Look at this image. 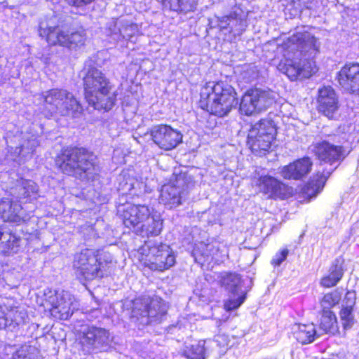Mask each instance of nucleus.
I'll list each match as a JSON object with an SVG mask.
<instances>
[{
  "mask_svg": "<svg viewBox=\"0 0 359 359\" xmlns=\"http://www.w3.org/2000/svg\"><path fill=\"white\" fill-rule=\"evenodd\" d=\"M320 332L334 335L339 332L335 314L331 310H323L320 321Z\"/></svg>",
  "mask_w": 359,
  "mask_h": 359,
  "instance_id": "obj_31",
  "label": "nucleus"
},
{
  "mask_svg": "<svg viewBox=\"0 0 359 359\" xmlns=\"http://www.w3.org/2000/svg\"><path fill=\"white\" fill-rule=\"evenodd\" d=\"M78 302L73 295L67 292H63L56 296V302H53L50 312L55 318L67 320L78 309Z\"/></svg>",
  "mask_w": 359,
  "mask_h": 359,
  "instance_id": "obj_19",
  "label": "nucleus"
},
{
  "mask_svg": "<svg viewBox=\"0 0 359 359\" xmlns=\"http://www.w3.org/2000/svg\"><path fill=\"white\" fill-rule=\"evenodd\" d=\"M252 183L260 192L271 198L283 199L290 194V188L270 175L261 176Z\"/></svg>",
  "mask_w": 359,
  "mask_h": 359,
  "instance_id": "obj_16",
  "label": "nucleus"
},
{
  "mask_svg": "<svg viewBox=\"0 0 359 359\" xmlns=\"http://www.w3.org/2000/svg\"><path fill=\"white\" fill-rule=\"evenodd\" d=\"M111 341L112 338L107 330L95 326L84 330L80 338L83 350L88 353L107 350Z\"/></svg>",
  "mask_w": 359,
  "mask_h": 359,
  "instance_id": "obj_11",
  "label": "nucleus"
},
{
  "mask_svg": "<svg viewBox=\"0 0 359 359\" xmlns=\"http://www.w3.org/2000/svg\"><path fill=\"white\" fill-rule=\"evenodd\" d=\"M291 330L294 337L303 344H310L321 335L320 332H317L313 323H295L292 326Z\"/></svg>",
  "mask_w": 359,
  "mask_h": 359,
  "instance_id": "obj_26",
  "label": "nucleus"
},
{
  "mask_svg": "<svg viewBox=\"0 0 359 359\" xmlns=\"http://www.w3.org/2000/svg\"><path fill=\"white\" fill-rule=\"evenodd\" d=\"M317 110L328 118H334L339 108V99L331 86H324L318 89Z\"/></svg>",
  "mask_w": 359,
  "mask_h": 359,
  "instance_id": "obj_18",
  "label": "nucleus"
},
{
  "mask_svg": "<svg viewBox=\"0 0 359 359\" xmlns=\"http://www.w3.org/2000/svg\"><path fill=\"white\" fill-rule=\"evenodd\" d=\"M1 230H2V228L0 227V232L1 231Z\"/></svg>",
  "mask_w": 359,
  "mask_h": 359,
  "instance_id": "obj_50",
  "label": "nucleus"
},
{
  "mask_svg": "<svg viewBox=\"0 0 359 359\" xmlns=\"http://www.w3.org/2000/svg\"><path fill=\"white\" fill-rule=\"evenodd\" d=\"M0 215L4 221L15 223L25 221L29 217L20 205L8 198L0 202Z\"/></svg>",
  "mask_w": 359,
  "mask_h": 359,
  "instance_id": "obj_24",
  "label": "nucleus"
},
{
  "mask_svg": "<svg viewBox=\"0 0 359 359\" xmlns=\"http://www.w3.org/2000/svg\"><path fill=\"white\" fill-rule=\"evenodd\" d=\"M94 0H67L68 3L70 5L76 6V7H81L86 6L87 4H90Z\"/></svg>",
  "mask_w": 359,
  "mask_h": 359,
  "instance_id": "obj_45",
  "label": "nucleus"
},
{
  "mask_svg": "<svg viewBox=\"0 0 359 359\" xmlns=\"http://www.w3.org/2000/svg\"><path fill=\"white\" fill-rule=\"evenodd\" d=\"M197 5V0H170V8L177 12L188 13L194 11Z\"/></svg>",
  "mask_w": 359,
  "mask_h": 359,
  "instance_id": "obj_36",
  "label": "nucleus"
},
{
  "mask_svg": "<svg viewBox=\"0 0 359 359\" xmlns=\"http://www.w3.org/2000/svg\"><path fill=\"white\" fill-rule=\"evenodd\" d=\"M341 295L342 292L339 290L325 294L320 302L323 310H330L331 308L338 304L341 299Z\"/></svg>",
  "mask_w": 359,
  "mask_h": 359,
  "instance_id": "obj_39",
  "label": "nucleus"
},
{
  "mask_svg": "<svg viewBox=\"0 0 359 359\" xmlns=\"http://www.w3.org/2000/svg\"><path fill=\"white\" fill-rule=\"evenodd\" d=\"M205 341L201 340L196 344L186 345L183 355L188 359H205Z\"/></svg>",
  "mask_w": 359,
  "mask_h": 359,
  "instance_id": "obj_34",
  "label": "nucleus"
},
{
  "mask_svg": "<svg viewBox=\"0 0 359 359\" xmlns=\"http://www.w3.org/2000/svg\"><path fill=\"white\" fill-rule=\"evenodd\" d=\"M104 257H108V255H106V254H104Z\"/></svg>",
  "mask_w": 359,
  "mask_h": 359,
  "instance_id": "obj_49",
  "label": "nucleus"
},
{
  "mask_svg": "<svg viewBox=\"0 0 359 359\" xmlns=\"http://www.w3.org/2000/svg\"><path fill=\"white\" fill-rule=\"evenodd\" d=\"M185 183L183 178L180 176L175 181L164 184L159 196V203L165 208L172 209L182 204L184 196Z\"/></svg>",
  "mask_w": 359,
  "mask_h": 359,
  "instance_id": "obj_15",
  "label": "nucleus"
},
{
  "mask_svg": "<svg viewBox=\"0 0 359 359\" xmlns=\"http://www.w3.org/2000/svg\"><path fill=\"white\" fill-rule=\"evenodd\" d=\"M276 135V127L271 119L264 118L255 124L249 130L248 143L252 151H267Z\"/></svg>",
  "mask_w": 359,
  "mask_h": 359,
  "instance_id": "obj_9",
  "label": "nucleus"
},
{
  "mask_svg": "<svg viewBox=\"0 0 359 359\" xmlns=\"http://www.w3.org/2000/svg\"><path fill=\"white\" fill-rule=\"evenodd\" d=\"M85 97L94 109L110 110L116 101V94L106 76L95 67L89 68L83 78Z\"/></svg>",
  "mask_w": 359,
  "mask_h": 359,
  "instance_id": "obj_3",
  "label": "nucleus"
},
{
  "mask_svg": "<svg viewBox=\"0 0 359 359\" xmlns=\"http://www.w3.org/2000/svg\"><path fill=\"white\" fill-rule=\"evenodd\" d=\"M11 144L18 142L19 146H9L11 158L18 163L31 158L39 142L34 135L20 133L10 139Z\"/></svg>",
  "mask_w": 359,
  "mask_h": 359,
  "instance_id": "obj_13",
  "label": "nucleus"
},
{
  "mask_svg": "<svg viewBox=\"0 0 359 359\" xmlns=\"http://www.w3.org/2000/svg\"><path fill=\"white\" fill-rule=\"evenodd\" d=\"M11 325L10 319L6 309V304L0 306V330Z\"/></svg>",
  "mask_w": 359,
  "mask_h": 359,
  "instance_id": "obj_42",
  "label": "nucleus"
},
{
  "mask_svg": "<svg viewBox=\"0 0 359 359\" xmlns=\"http://www.w3.org/2000/svg\"><path fill=\"white\" fill-rule=\"evenodd\" d=\"M44 100V107L52 115L56 112H66V107L62 105L63 100L71 99L72 93L65 89L54 88L46 91L42 95Z\"/></svg>",
  "mask_w": 359,
  "mask_h": 359,
  "instance_id": "obj_23",
  "label": "nucleus"
},
{
  "mask_svg": "<svg viewBox=\"0 0 359 359\" xmlns=\"http://www.w3.org/2000/svg\"><path fill=\"white\" fill-rule=\"evenodd\" d=\"M39 36L51 46L60 45L70 50H77L84 46L86 35L84 31L69 33L55 22V18H44L39 22Z\"/></svg>",
  "mask_w": 359,
  "mask_h": 359,
  "instance_id": "obj_5",
  "label": "nucleus"
},
{
  "mask_svg": "<svg viewBox=\"0 0 359 359\" xmlns=\"http://www.w3.org/2000/svg\"><path fill=\"white\" fill-rule=\"evenodd\" d=\"M217 243L204 244L201 243L193 252L196 262L201 264L210 262L219 251Z\"/></svg>",
  "mask_w": 359,
  "mask_h": 359,
  "instance_id": "obj_29",
  "label": "nucleus"
},
{
  "mask_svg": "<svg viewBox=\"0 0 359 359\" xmlns=\"http://www.w3.org/2000/svg\"><path fill=\"white\" fill-rule=\"evenodd\" d=\"M227 22V27L220 25L222 29L229 28V32L234 35H239L245 29L246 22L242 19L232 17H225L222 22Z\"/></svg>",
  "mask_w": 359,
  "mask_h": 359,
  "instance_id": "obj_38",
  "label": "nucleus"
},
{
  "mask_svg": "<svg viewBox=\"0 0 359 359\" xmlns=\"http://www.w3.org/2000/svg\"><path fill=\"white\" fill-rule=\"evenodd\" d=\"M220 283L229 293L224 303L226 311L238 309L245 299V293L241 290V278L236 273H223L220 276Z\"/></svg>",
  "mask_w": 359,
  "mask_h": 359,
  "instance_id": "obj_12",
  "label": "nucleus"
},
{
  "mask_svg": "<svg viewBox=\"0 0 359 359\" xmlns=\"http://www.w3.org/2000/svg\"><path fill=\"white\" fill-rule=\"evenodd\" d=\"M65 107L67 109L66 112H56V114H59L62 116H76L79 114H81L83 108L79 103V102L75 98L74 95L72 93V98L63 100L62 103Z\"/></svg>",
  "mask_w": 359,
  "mask_h": 359,
  "instance_id": "obj_35",
  "label": "nucleus"
},
{
  "mask_svg": "<svg viewBox=\"0 0 359 359\" xmlns=\"http://www.w3.org/2000/svg\"><path fill=\"white\" fill-rule=\"evenodd\" d=\"M235 89L224 81L208 82L201 88L200 104L212 114L223 117L238 104Z\"/></svg>",
  "mask_w": 359,
  "mask_h": 359,
  "instance_id": "obj_2",
  "label": "nucleus"
},
{
  "mask_svg": "<svg viewBox=\"0 0 359 359\" xmlns=\"http://www.w3.org/2000/svg\"><path fill=\"white\" fill-rule=\"evenodd\" d=\"M137 32V26L135 24L116 20L114 24V29L111 33L116 36V39H130Z\"/></svg>",
  "mask_w": 359,
  "mask_h": 359,
  "instance_id": "obj_32",
  "label": "nucleus"
},
{
  "mask_svg": "<svg viewBox=\"0 0 359 359\" xmlns=\"http://www.w3.org/2000/svg\"><path fill=\"white\" fill-rule=\"evenodd\" d=\"M133 187V184L132 182L128 183L126 182L122 187V189L126 191H130Z\"/></svg>",
  "mask_w": 359,
  "mask_h": 359,
  "instance_id": "obj_47",
  "label": "nucleus"
},
{
  "mask_svg": "<svg viewBox=\"0 0 359 359\" xmlns=\"http://www.w3.org/2000/svg\"><path fill=\"white\" fill-rule=\"evenodd\" d=\"M312 165L311 158L304 157L283 166L280 170V174L286 180H302L311 172Z\"/></svg>",
  "mask_w": 359,
  "mask_h": 359,
  "instance_id": "obj_22",
  "label": "nucleus"
},
{
  "mask_svg": "<svg viewBox=\"0 0 359 359\" xmlns=\"http://www.w3.org/2000/svg\"><path fill=\"white\" fill-rule=\"evenodd\" d=\"M320 43L309 32H297L288 37L279 46L283 58L277 68L291 81L311 77L316 72L315 62L302 59L303 55L316 54Z\"/></svg>",
  "mask_w": 359,
  "mask_h": 359,
  "instance_id": "obj_1",
  "label": "nucleus"
},
{
  "mask_svg": "<svg viewBox=\"0 0 359 359\" xmlns=\"http://www.w3.org/2000/svg\"><path fill=\"white\" fill-rule=\"evenodd\" d=\"M335 168H331L326 172L320 174L318 172L314 175L303 189V194L305 197L309 199L315 198L323 190L327 177Z\"/></svg>",
  "mask_w": 359,
  "mask_h": 359,
  "instance_id": "obj_27",
  "label": "nucleus"
},
{
  "mask_svg": "<svg viewBox=\"0 0 359 359\" xmlns=\"http://www.w3.org/2000/svg\"><path fill=\"white\" fill-rule=\"evenodd\" d=\"M276 95L272 91L258 89L247 92L240 104L241 114L250 116L266 110L275 102Z\"/></svg>",
  "mask_w": 359,
  "mask_h": 359,
  "instance_id": "obj_10",
  "label": "nucleus"
},
{
  "mask_svg": "<svg viewBox=\"0 0 359 359\" xmlns=\"http://www.w3.org/2000/svg\"><path fill=\"white\" fill-rule=\"evenodd\" d=\"M144 219L136 232L142 236H158L163 229V220L156 212L150 210V215Z\"/></svg>",
  "mask_w": 359,
  "mask_h": 359,
  "instance_id": "obj_25",
  "label": "nucleus"
},
{
  "mask_svg": "<svg viewBox=\"0 0 359 359\" xmlns=\"http://www.w3.org/2000/svg\"><path fill=\"white\" fill-rule=\"evenodd\" d=\"M356 294L353 291H348L346 293L344 304L342 305L341 308H348L350 309H353V306L355 304Z\"/></svg>",
  "mask_w": 359,
  "mask_h": 359,
  "instance_id": "obj_41",
  "label": "nucleus"
},
{
  "mask_svg": "<svg viewBox=\"0 0 359 359\" xmlns=\"http://www.w3.org/2000/svg\"><path fill=\"white\" fill-rule=\"evenodd\" d=\"M166 311L167 306L161 298L144 297L135 301L132 316L140 320V324L147 325L161 320Z\"/></svg>",
  "mask_w": 359,
  "mask_h": 359,
  "instance_id": "obj_8",
  "label": "nucleus"
},
{
  "mask_svg": "<svg viewBox=\"0 0 359 359\" xmlns=\"http://www.w3.org/2000/svg\"><path fill=\"white\" fill-rule=\"evenodd\" d=\"M150 209L146 205H135L132 204L122 205L118 207L124 225L133 229L135 233L144 219L150 215Z\"/></svg>",
  "mask_w": 359,
  "mask_h": 359,
  "instance_id": "obj_17",
  "label": "nucleus"
},
{
  "mask_svg": "<svg viewBox=\"0 0 359 359\" xmlns=\"http://www.w3.org/2000/svg\"><path fill=\"white\" fill-rule=\"evenodd\" d=\"M344 275L343 262L339 259H335L329 270V274L320 280V285L324 287L335 286Z\"/></svg>",
  "mask_w": 359,
  "mask_h": 359,
  "instance_id": "obj_30",
  "label": "nucleus"
},
{
  "mask_svg": "<svg viewBox=\"0 0 359 359\" xmlns=\"http://www.w3.org/2000/svg\"><path fill=\"white\" fill-rule=\"evenodd\" d=\"M20 242L19 238L2 229L0 232V255L9 256L16 254L20 250Z\"/></svg>",
  "mask_w": 359,
  "mask_h": 359,
  "instance_id": "obj_28",
  "label": "nucleus"
},
{
  "mask_svg": "<svg viewBox=\"0 0 359 359\" xmlns=\"http://www.w3.org/2000/svg\"><path fill=\"white\" fill-rule=\"evenodd\" d=\"M340 86L348 92L359 95V64H346L339 72L337 76Z\"/></svg>",
  "mask_w": 359,
  "mask_h": 359,
  "instance_id": "obj_21",
  "label": "nucleus"
},
{
  "mask_svg": "<svg viewBox=\"0 0 359 359\" xmlns=\"http://www.w3.org/2000/svg\"><path fill=\"white\" fill-rule=\"evenodd\" d=\"M37 184L32 180H22L19 187L20 198L32 202L39 197Z\"/></svg>",
  "mask_w": 359,
  "mask_h": 359,
  "instance_id": "obj_33",
  "label": "nucleus"
},
{
  "mask_svg": "<svg viewBox=\"0 0 359 359\" xmlns=\"http://www.w3.org/2000/svg\"><path fill=\"white\" fill-rule=\"evenodd\" d=\"M313 0H295L296 2L299 3V6L302 8H309L310 4Z\"/></svg>",
  "mask_w": 359,
  "mask_h": 359,
  "instance_id": "obj_46",
  "label": "nucleus"
},
{
  "mask_svg": "<svg viewBox=\"0 0 359 359\" xmlns=\"http://www.w3.org/2000/svg\"><path fill=\"white\" fill-rule=\"evenodd\" d=\"M124 177H125V175H124V174L121 175L119 176V180H122V178H124Z\"/></svg>",
  "mask_w": 359,
  "mask_h": 359,
  "instance_id": "obj_48",
  "label": "nucleus"
},
{
  "mask_svg": "<svg viewBox=\"0 0 359 359\" xmlns=\"http://www.w3.org/2000/svg\"><path fill=\"white\" fill-rule=\"evenodd\" d=\"M96 161L93 153L83 148H74L64 151L57 163L64 173L90 180L99 170Z\"/></svg>",
  "mask_w": 359,
  "mask_h": 359,
  "instance_id": "obj_4",
  "label": "nucleus"
},
{
  "mask_svg": "<svg viewBox=\"0 0 359 359\" xmlns=\"http://www.w3.org/2000/svg\"><path fill=\"white\" fill-rule=\"evenodd\" d=\"M340 321L344 330H350L355 323L353 310L348 308H341L339 311Z\"/></svg>",
  "mask_w": 359,
  "mask_h": 359,
  "instance_id": "obj_40",
  "label": "nucleus"
},
{
  "mask_svg": "<svg viewBox=\"0 0 359 359\" xmlns=\"http://www.w3.org/2000/svg\"><path fill=\"white\" fill-rule=\"evenodd\" d=\"M150 135L152 141L165 151L175 148L182 141V134L169 125H157L151 128Z\"/></svg>",
  "mask_w": 359,
  "mask_h": 359,
  "instance_id": "obj_14",
  "label": "nucleus"
},
{
  "mask_svg": "<svg viewBox=\"0 0 359 359\" xmlns=\"http://www.w3.org/2000/svg\"><path fill=\"white\" fill-rule=\"evenodd\" d=\"M287 255L288 250L287 249L282 250L280 252L276 254L271 260V264L274 266H280L285 260Z\"/></svg>",
  "mask_w": 359,
  "mask_h": 359,
  "instance_id": "obj_43",
  "label": "nucleus"
},
{
  "mask_svg": "<svg viewBox=\"0 0 359 359\" xmlns=\"http://www.w3.org/2000/svg\"><path fill=\"white\" fill-rule=\"evenodd\" d=\"M6 309L8 313L10 323L11 324L20 325L24 323L27 316L26 313L16 306H13L11 304H6Z\"/></svg>",
  "mask_w": 359,
  "mask_h": 359,
  "instance_id": "obj_37",
  "label": "nucleus"
},
{
  "mask_svg": "<svg viewBox=\"0 0 359 359\" xmlns=\"http://www.w3.org/2000/svg\"><path fill=\"white\" fill-rule=\"evenodd\" d=\"M106 264L101 262V258L95 251L90 249L82 250L76 255L74 261L76 274L80 279L94 280L104 276Z\"/></svg>",
  "mask_w": 359,
  "mask_h": 359,
  "instance_id": "obj_7",
  "label": "nucleus"
},
{
  "mask_svg": "<svg viewBox=\"0 0 359 359\" xmlns=\"http://www.w3.org/2000/svg\"><path fill=\"white\" fill-rule=\"evenodd\" d=\"M316 154L321 162L332 165L344 159L347 153L342 146L323 141L316 147Z\"/></svg>",
  "mask_w": 359,
  "mask_h": 359,
  "instance_id": "obj_20",
  "label": "nucleus"
},
{
  "mask_svg": "<svg viewBox=\"0 0 359 359\" xmlns=\"http://www.w3.org/2000/svg\"><path fill=\"white\" fill-rule=\"evenodd\" d=\"M139 260L151 270L164 271L175 263V257L170 246L145 242L137 251Z\"/></svg>",
  "mask_w": 359,
  "mask_h": 359,
  "instance_id": "obj_6",
  "label": "nucleus"
},
{
  "mask_svg": "<svg viewBox=\"0 0 359 359\" xmlns=\"http://www.w3.org/2000/svg\"><path fill=\"white\" fill-rule=\"evenodd\" d=\"M12 359H30L27 346H22L12 356Z\"/></svg>",
  "mask_w": 359,
  "mask_h": 359,
  "instance_id": "obj_44",
  "label": "nucleus"
}]
</instances>
